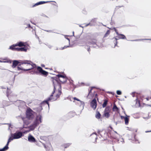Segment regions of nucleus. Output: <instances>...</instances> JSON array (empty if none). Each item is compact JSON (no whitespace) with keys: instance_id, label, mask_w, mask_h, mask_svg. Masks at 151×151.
<instances>
[{"instance_id":"16","label":"nucleus","mask_w":151,"mask_h":151,"mask_svg":"<svg viewBox=\"0 0 151 151\" xmlns=\"http://www.w3.org/2000/svg\"><path fill=\"white\" fill-rule=\"evenodd\" d=\"M67 99H68L70 100L71 101H73V102H75V100H76L78 101H79L80 102H81V101L79 99H77V98L76 97H74V98H69V97L67 98Z\"/></svg>"},{"instance_id":"8","label":"nucleus","mask_w":151,"mask_h":151,"mask_svg":"<svg viewBox=\"0 0 151 151\" xmlns=\"http://www.w3.org/2000/svg\"><path fill=\"white\" fill-rule=\"evenodd\" d=\"M110 112V108L109 107H107L105 109L104 111L103 116L106 118H108L110 116L109 113Z\"/></svg>"},{"instance_id":"25","label":"nucleus","mask_w":151,"mask_h":151,"mask_svg":"<svg viewBox=\"0 0 151 151\" xmlns=\"http://www.w3.org/2000/svg\"><path fill=\"white\" fill-rule=\"evenodd\" d=\"M101 116V114L99 111H97L96 112V117L97 119H99Z\"/></svg>"},{"instance_id":"23","label":"nucleus","mask_w":151,"mask_h":151,"mask_svg":"<svg viewBox=\"0 0 151 151\" xmlns=\"http://www.w3.org/2000/svg\"><path fill=\"white\" fill-rule=\"evenodd\" d=\"M118 36H119V39H126V38L125 36L123 34H119Z\"/></svg>"},{"instance_id":"15","label":"nucleus","mask_w":151,"mask_h":151,"mask_svg":"<svg viewBox=\"0 0 151 151\" xmlns=\"http://www.w3.org/2000/svg\"><path fill=\"white\" fill-rule=\"evenodd\" d=\"M17 45H16V44L15 45H13L9 47V49L12 50H17V49H18V47H17Z\"/></svg>"},{"instance_id":"32","label":"nucleus","mask_w":151,"mask_h":151,"mask_svg":"<svg viewBox=\"0 0 151 151\" xmlns=\"http://www.w3.org/2000/svg\"><path fill=\"white\" fill-rule=\"evenodd\" d=\"M117 39H116V38H115V42L114 43V44H115V46H116L118 42L117 41Z\"/></svg>"},{"instance_id":"40","label":"nucleus","mask_w":151,"mask_h":151,"mask_svg":"<svg viewBox=\"0 0 151 151\" xmlns=\"http://www.w3.org/2000/svg\"><path fill=\"white\" fill-rule=\"evenodd\" d=\"M95 95V97L96 98H97V94L96 93Z\"/></svg>"},{"instance_id":"36","label":"nucleus","mask_w":151,"mask_h":151,"mask_svg":"<svg viewBox=\"0 0 151 151\" xmlns=\"http://www.w3.org/2000/svg\"><path fill=\"white\" fill-rule=\"evenodd\" d=\"M121 117L122 119H124L125 117H124L123 116H121Z\"/></svg>"},{"instance_id":"44","label":"nucleus","mask_w":151,"mask_h":151,"mask_svg":"<svg viewBox=\"0 0 151 151\" xmlns=\"http://www.w3.org/2000/svg\"><path fill=\"white\" fill-rule=\"evenodd\" d=\"M145 40H151V39H145Z\"/></svg>"},{"instance_id":"11","label":"nucleus","mask_w":151,"mask_h":151,"mask_svg":"<svg viewBox=\"0 0 151 151\" xmlns=\"http://www.w3.org/2000/svg\"><path fill=\"white\" fill-rule=\"evenodd\" d=\"M68 80V85H70V88H74V84L73 83V81L70 79H68L67 77V81Z\"/></svg>"},{"instance_id":"7","label":"nucleus","mask_w":151,"mask_h":151,"mask_svg":"<svg viewBox=\"0 0 151 151\" xmlns=\"http://www.w3.org/2000/svg\"><path fill=\"white\" fill-rule=\"evenodd\" d=\"M34 112L30 108L27 109L26 111L27 117L29 119H32L34 117Z\"/></svg>"},{"instance_id":"42","label":"nucleus","mask_w":151,"mask_h":151,"mask_svg":"<svg viewBox=\"0 0 151 151\" xmlns=\"http://www.w3.org/2000/svg\"><path fill=\"white\" fill-rule=\"evenodd\" d=\"M67 40H68V41H69H69H70V40H69V39L68 38H67Z\"/></svg>"},{"instance_id":"35","label":"nucleus","mask_w":151,"mask_h":151,"mask_svg":"<svg viewBox=\"0 0 151 151\" xmlns=\"http://www.w3.org/2000/svg\"><path fill=\"white\" fill-rule=\"evenodd\" d=\"M114 31H115V32L116 33V34L118 36L119 35V34L118 33L117 30L116 29H115Z\"/></svg>"},{"instance_id":"9","label":"nucleus","mask_w":151,"mask_h":151,"mask_svg":"<svg viewBox=\"0 0 151 151\" xmlns=\"http://www.w3.org/2000/svg\"><path fill=\"white\" fill-rule=\"evenodd\" d=\"M91 107L94 110H95L97 107V102L95 98L93 99L90 102Z\"/></svg>"},{"instance_id":"24","label":"nucleus","mask_w":151,"mask_h":151,"mask_svg":"<svg viewBox=\"0 0 151 151\" xmlns=\"http://www.w3.org/2000/svg\"><path fill=\"white\" fill-rule=\"evenodd\" d=\"M58 76L59 78H63L66 79V76L65 74H59L58 75Z\"/></svg>"},{"instance_id":"49","label":"nucleus","mask_w":151,"mask_h":151,"mask_svg":"<svg viewBox=\"0 0 151 151\" xmlns=\"http://www.w3.org/2000/svg\"><path fill=\"white\" fill-rule=\"evenodd\" d=\"M110 128H112L111 127H110Z\"/></svg>"},{"instance_id":"4","label":"nucleus","mask_w":151,"mask_h":151,"mask_svg":"<svg viewBox=\"0 0 151 151\" xmlns=\"http://www.w3.org/2000/svg\"><path fill=\"white\" fill-rule=\"evenodd\" d=\"M87 41L89 45H96L97 40L96 38L93 37L92 35H88L87 36Z\"/></svg>"},{"instance_id":"19","label":"nucleus","mask_w":151,"mask_h":151,"mask_svg":"<svg viewBox=\"0 0 151 151\" xmlns=\"http://www.w3.org/2000/svg\"><path fill=\"white\" fill-rule=\"evenodd\" d=\"M0 62L9 63H12V61L8 59H2L1 60H0Z\"/></svg>"},{"instance_id":"34","label":"nucleus","mask_w":151,"mask_h":151,"mask_svg":"<svg viewBox=\"0 0 151 151\" xmlns=\"http://www.w3.org/2000/svg\"><path fill=\"white\" fill-rule=\"evenodd\" d=\"M122 6H116V7L115 8V9L116 10H117L119 9V8H120V7H122Z\"/></svg>"},{"instance_id":"29","label":"nucleus","mask_w":151,"mask_h":151,"mask_svg":"<svg viewBox=\"0 0 151 151\" xmlns=\"http://www.w3.org/2000/svg\"><path fill=\"white\" fill-rule=\"evenodd\" d=\"M17 69L18 70H25V71H28V70H29L30 69H23L22 68H21L20 67V65H19L18 66V67H17Z\"/></svg>"},{"instance_id":"10","label":"nucleus","mask_w":151,"mask_h":151,"mask_svg":"<svg viewBox=\"0 0 151 151\" xmlns=\"http://www.w3.org/2000/svg\"><path fill=\"white\" fill-rule=\"evenodd\" d=\"M29 45H25V46H24V47H18V49H17L18 51H24L26 52L27 51V49H28V47Z\"/></svg>"},{"instance_id":"17","label":"nucleus","mask_w":151,"mask_h":151,"mask_svg":"<svg viewBox=\"0 0 151 151\" xmlns=\"http://www.w3.org/2000/svg\"><path fill=\"white\" fill-rule=\"evenodd\" d=\"M19 62L18 61L16 60H14L13 61V64L12 67L13 68H15L18 64Z\"/></svg>"},{"instance_id":"20","label":"nucleus","mask_w":151,"mask_h":151,"mask_svg":"<svg viewBox=\"0 0 151 151\" xmlns=\"http://www.w3.org/2000/svg\"><path fill=\"white\" fill-rule=\"evenodd\" d=\"M8 145L9 144L7 142L6 145L4 148L2 149H0V151H5L7 150L9 148Z\"/></svg>"},{"instance_id":"14","label":"nucleus","mask_w":151,"mask_h":151,"mask_svg":"<svg viewBox=\"0 0 151 151\" xmlns=\"http://www.w3.org/2000/svg\"><path fill=\"white\" fill-rule=\"evenodd\" d=\"M50 1H40L38 2H37L35 4H34V5L32 6V7H34L35 6H38V5L42 4H45V3H47V2H49Z\"/></svg>"},{"instance_id":"30","label":"nucleus","mask_w":151,"mask_h":151,"mask_svg":"<svg viewBox=\"0 0 151 151\" xmlns=\"http://www.w3.org/2000/svg\"><path fill=\"white\" fill-rule=\"evenodd\" d=\"M22 119L23 120L24 123L26 124H28L29 123V122H27L26 121V119L25 118H22Z\"/></svg>"},{"instance_id":"28","label":"nucleus","mask_w":151,"mask_h":151,"mask_svg":"<svg viewBox=\"0 0 151 151\" xmlns=\"http://www.w3.org/2000/svg\"><path fill=\"white\" fill-rule=\"evenodd\" d=\"M110 31L109 30H108L105 34L104 37H107L110 34Z\"/></svg>"},{"instance_id":"46","label":"nucleus","mask_w":151,"mask_h":151,"mask_svg":"<svg viewBox=\"0 0 151 151\" xmlns=\"http://www.w3.org/2000/svg\"><path fill=\"white\" fill-rule=\"evenodd\" d=\"M7 105H8V104H7V105H6H6H4V106H7Z\"/></svg>"},{"instance_id":"27","label":"nucleus","mask_w":151,"mask_h":151,"mask_svg":"<svg viewBox=\"0 0 151 151\" xmlns=\"http://www.w3.org/2000/svg\"><path fill=\"white\" fill-rule=\"evenodd\" d=\"M124 121L126 125H127L129 123V119L127 117L125 118Z\"/></svg>"},{"instance_id":"3","label":"nucleus","mask_w":151,"mask_h":151,"mask_svg":"<svg viewBox=\"0 0 151 151\" xmlns=\"http://www.w3.org/2000/svg\"><path fill=\"white\" fill-rule=\"evenodd\" d=\"M22 135V132H17L14 133H11V136L8 140L7 143L9 144V143L14 139H19Z\"/></svg>"},{"instance_id":"39","label":"nucleus","mask_w":151,"mask_h":151,"mask_svg":"<svg viewBox=\"0 0 151 151\" xmlns=\"http://www.w3.org/2000/svg\"><path fill=\"white\" fill-rule=\"evenodd\" d=\"M70 144L69 143L67 144V147L70 146Z\"/></svg>"},{"instance_id":"26","label":"nucleus","mask_w":151,"mask_h":151,"mask_svg":"<svg viewBox=\"0 0 151 151\" xmlns=\"http://www.w3.org/2000/svg\"><path fill=\"white\" fill-rule=\"evenodd\" d=\"M11 93V91L9 89H8L7 90V96L9 98H10L11 97L10 94Z\"/></svg>"},{"instance_id":"21","label":"nucleus","mask_w":151,"mask_h":151,"mask_svg":"<svg viewBox=\"0 0 151 151\" xmlns=\"http://www.w3.org/2000/svg\"><path fill=\"white\" fill-rule=\"evenodd\" d=\"M75 115V113L73 112H70L68 113V115L70 118L74 116Z\"/></svg>"},{"instance_id":"1","label":"nucleus","mask_w":151,"mask_h":151,"mask_svg":"<svg viewBox=\"0 0 151 151\" xmlns=\"http://www.w3.org/2000/svg\"><path fill=\"white\" fill-rule=\"evenodd\" d=\"M53 83L54 86V91L51 95L50 97L48 98L45 101L48 104L49 101H54L58 98L61 93V86L55 79H53Z\"/></svg>"},{"instance_id":"37","label":"nucleus","mask_w":151,"mask_h":151,"mask_svg":"<svg viewBox=\"0 0 151 151\" xmlns=\"http://www.w3.org/2000/svg\"><path fill=\"white\" fill-rule=\"evenodd\" d=\"M110 29H112V30H114V31H115V29H116V28L115 27H114L112 29H111V28H109Z\"/></svg>"},{"instance_id":"38","label":"nucleus","mask_w":151,"mask_h":151,"mask_svg":"<svg viewBox=\"0 0 151 151\" xmlns=\"http://www.w3.org/2000/svg\"><path fill=\"white\" fill-rule=\"evenodd\" d=\"M88 51L89 52L90 51V47H89L88 48Z\"/></svg>"},{"instance_id":"13","label":"nucleus","mask_w":151,"mask_h":151,"mask_svg":"<svg viewBox=\"0 0 151 151\" xmlns=\"http://www.w3.org/2000/svg\"><path fill=\"white\" fill-rule=\"evenodd\" d=\"M27 45L26 43H24L22 42H19L16 44V45H17V46L19 47L25 46Z\"/></svg>"},{"instance_id":"31","label":"nucleus","mask_w":151,"mask_h":151,"mask_svg":"<svg viewBox=\"0 0 151 151\" xmlns=\"http://www.w3.org/2000/svg\"><path fill=\"white\" fill-rule=\"evenodd\" d=\"M116 93L118 95H121L122 94V92L119 90H117L116 91Z\"/></svg>"},{"instance_id":"6","label":"nucleus","mask_w":151,"mask_h":151,"mask_svg":"<svg viewBox=\"0 0 151 151\" xmlns=\"http://www.w3.org/2000/svg\"><path fill=\"white\" fill-rule=\"evenodd\" d=\"M27 64V66L29 68L28 69H30L29 70L35 68L36 67V65L35 64L30 61L25 60L22 62L21 64Z\"/></svg>"},{"instance_id":"45","label":"nucleus","mask_w":151,"mask_h":151,"mask_svg":"<svg viewBox=\"0 0 151 151\" xmlns=\"http://www.w3.org/2000/svg\"><path fill=\"white\" fill-rule=\"evenodd\" d=\"M146 99H147V100H149V99H148V98H147Z\"/></svg>"},{"instance_id":"22","label":"nucleus","mask_w":151,"mask_h":151,"mask_svg":"<svg viewBox=\"0 0 151 151\" xmlns=\"http://www.w3.org/2000/svg\"><path fill=\"white\" fill-rule=\"evenodd\" d=\"M108 101L107 99H105L104 100V102L102 104V107L103 108L105 107L107 105Z\"/></svg>"},{"instance_id":"41","label":"nucleus","mask_w":151,"mask_h":151,"mask_svg":"<svg viewBox=\"0 0 151 151\" xmlns=\"http://www.w3.org/2000/svg\"><path fill=\"white\" fill-rule=\"evenodd\" d=\"M135 136H136V135H135L134 136V138L135 139H135ZM135 141H138V140H135Z\"/></svg>"},{"instance_id":"2","label":"nucleus","mask_w":151,"mask_h":151,"mask_svg":"<svg viewBox=\"0 0 151 151\" xmlns=\"http://www.w3.org/2000/svg\"><path fill=\"white\" fill-rule=\"evenodd\" d=\"M42 122V117L40 115H39L37 116L33 124L30 126L29 127L30 129L29 130H27L23 133H27L29 132L30 130H33L35 127L40 123Z\"/></svg>"},{"instance_id":"48","label":"nucleus","mask_w":151,"mask_h":151,"mask_svg":"<svg viewBox=\"0 0 151 151\" xmlns=\"http://www.w3.org/2000/svg\"><path fill=\"white\" fill-rule=\"evenodd\" d=\"M88 24H87V26H88Z\"/></svg>"},{"instance_id":"33","label":"nucleus","mask_w":151,"mask_h":151,"mask_svg":"<svg viewBox=\"0 0 151 151\" xmlns=\"http://www.w3.org/2000/svg\"><path fill=\"white\" fill-rule=\"evenodd\" d=\"M93 89V88L91 87L90 90L89 91L88 94V96H89L90 95H91V91Z\"/></svg>"},{"instance_id":"12","label":"nucleus","mask_w":151,"mask_h":151,"mask_svg":"<svg viewBox=\"0 0 151 151\" xmlns=\"http://www.w3.org/2000/svg\"><path fill=\"white\" fill-rule=\"evenodd\" d=\"M28 140L29 142H35L36 141L34 137L31 134H29L28 137Z\"/></svg>"},{"instance_id":"5","label":"nucleus","mask_w":151,"mask_h":151,"mask_svg":"<svg viewBox=\"0 0 151 151\" xmlns=\"http://www.w3.org/2000/svg\"><path fill=\"white\" fill-rule=\"evenodd\" d=\"M37 71H35L34 73L37 74H40L45 76H47L48 75V72L43 70L42 68L40 67H37Z\"/></svg>"},{"instance_id":"18","label":"nucleus","mask_w":151,"mask_h":151,"mask_svg":"<svg viewBox=\"0 0 151 151\" xmlns=\"http://www.w3.org/2000/svg\"><path fill=\"white\" fill-rule=\"evenodd\" d=\"M112 110L114 111H116L119 112V108L116 106L115 104H114L112 108Z\"/></svg>"},{"instance_id":"47","label":"nucleus","mask_w":151,"mask_h":151,"mask_svg":"<svg viewBox=\"0 0 151 151\" xmlns=\"http://www.w3.org/2000/svg\"><path fill=\"white\" fill-rule=\"evenodd\" d=\"M12 95H11V97H11V96H12ZM11 98V97H10V98ZM9 99H10V98H9Z\"/></svg>"},{"instance_id":"43","label":"nucleus","mask_w":151,"mask_h":151,"mask_svg":"<svg viewBox=\"0 0 151 151\" xmlns=\"http://www.w3.org/2000/svg\"><path fill=\"white\" fill-rule=\"evenodd\" d=\"M27 25L29 27H30V25L29 24H28Z\"/></svg>"}]
</instances>
